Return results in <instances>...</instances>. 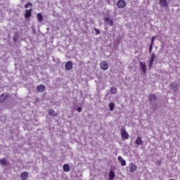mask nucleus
Returning a JSON list of instances; mask_svg holds the SVG:
<instances>
[{
    "label": "nucleus",
    "mask_w": 180,
    "mask_h": 180,
    "mask_svg": "<svg viewBox=\"0 0 180 180\" xmlns=\"http://www.w3.org/2000/svg\"><path fill=\"white\" fill-rule=\"evenodd\" d=\"M117 6L121 9L126 6V1L124 0H119L117 3Z\"/></svg>",
    "instance_id": "nucleus-4"
},
{
    "label": "nucleus",
    "mask_w": 180,
    "mask_h": 180,
    "mask_svg": "<svg viewBox=\"0 0 180 180\" xmlns=\"http://www.w3.org/2000/svg\"><path fill=\"white\" fill-rule=\"evenodd\" d=\"M95 32H96V34H99V33H101V31H99V30L94 28Z\"/></svg>",
    "instance_id": "nucleus-27"
},
{
    "label": "nucleus",
    "mask_w": 180,
    "mask_h": 180,
    "mask_svg": "<svg viewBox=\"0 0 180 180\" xmlns=\"http://www.w3.org/2000/svg\"><path fill=\"white\" fill-rule=\"evenodd\" d=\"M171 88L172 89H173V91H178V85L176 84V82L172 83Z\"/></svg>",
    "instance_id": "nucleus-17"
},
{
    "label": "nucleus",
    "mask_w": 180,
    "mask_h": 180,
    "mask_svg": "<svg viewBox=\"0 0 180 180\" xmlns=\"http://www.w3.org/2000/svg\"><path fill=\"white\" fill-rule=\"evenodd\" d=\"M77 112H82V108L79 107V108H77Z\"/></svg>",
    "instance_id": "nucleus-29"
},
{
    "label": "nucleus",
    "mask_w": 180,
    "mask_h": 180,
    "mask_svg": "<svg viewBox=\"0 0 180 180\" xmlns=\"http://www.w3.org/2000/svg\"><path fill=\"white\" fill-rule=\"evenodd\" d=\"M109 178H110V180L115 179V172H113V170L110 171Z\"/></svg>",
    "instance_id": "nucleus-18"
},
{
    "label": "nucleus",
    "mask_w": 180,
    "mask_h": 180,
    "mask_svg": "<svg viewBox=\"0 0 180 180\" xmlns=\"http://www.w3.org/2000/svg\"><path fill=\"white\" fill-rule=\"evenodd\" d=\"M159 5L162 8H167V6H168V2L167 1V0H160Z\"/></svg>",
    "instance_id": "nucleus-7"
},
{
    "label": "nucleus",
    "mask_w": 180,
    "mask_h": 180,
    "mask_svg": "<svg viewBox=\"0 0 180 180\" xmlns=\"http://www.w3.org/2000/svg\"><path fill=\"white\" fill-rule=\"evenodd\" d=\"M50 116H57V112H54V110H49Z\"/></svg>",
    "instance_id": "nucleus-22"
},
{
    "label": "nucleus",
    "mask_w": 180,
    "mask_h": 180,
    "mask_svg": "<svg viewBox=\"0 0 180 180\" xmlns=\"http://www.w3.org/2000/svg\"><path fill=\"white\" fill-rule=\"evenodd\" d=\"M25 18L27 19L32 16V9L25 11Z\"/></svg>",
    "instance_id": "nucleus-13"
},
{
    "label": "nucleus",
    "mask_w": 180,
    "mask_h": 180,
    "mask_svg": "<svg viewBox=\"0 0 180 180\" xmlns=\"http://www.w3.org/2000/svg\"><path fill=\"white\" fill-rule=\"evenodd\" d=\"M121 136L123 140H127L129 139V133H127L124 127L121 128Z\"/></svg>",
    "instance_id": "nucleus-2"
},
{
    "label": "nucleus",
    "mask_w": 180,
    "mask_h": 180,
    "mask_svg": "<svg viewBox=\"0 0 180 180\" xmlns=\"http://www.w3.org/2000/svg\"><path fill=\"white\" fill-rule=\"evenodd\" d=\"M5 99H6V95L1 94L0 96V102H4V101H5Z\"/></svg>",
    "instance_id": "nucleus-23"
},
{
    "label": "nucleus",
    "mask_w": 180,
    "mask_h": 180,
    "mask_svg": "<svg viewBox=\"0 0 180 180\" xmlns=\"http://www.w3.org/2000/svg\"><path fill=\"white\" fill-rule=\"evenodd\" d=\"M63 171H65V172H70V165L68 164L63 165Z\"/></svg>",
    "instance_id": "nucleus-15"
},
{
    "label": "nucleus",
    "mask_w": 180,
    "mask_h": 180,
    "mask_svg": "<svg viewBox=\"0 0 180 180\" xmlns=\"http://www.w3.org/2000/svg\"><path fill=\"white\" fill-rule=\"evenodd\" d=\"M109 108H110V112H113V109H115V103H110Z\"/></svg>",
    "instance_id": "nucleus-21"
},
{
    "label": "nucleus",
    "mask_w": 180,
    "mask_h": 180,
    "mask_svg": "<svg viewBox=\"0 0 180 180\" xmlns=\"http://www.w3.org/2000/svg\"><path fill=\"white\" fill-rule=\"evenodd\" d=\"M118 161L121 162L122 167H126V160H124L122 156H118Z\"/></svg>",
    "instance_id": "nucleus-12"
},
{
    "label": "nucleus",
    "mask_w": 180,
    "mask_h": 180,
    "mask_svg": "<svg viewBox=\"0 0 180 180\" xmlns=\"http://www.w3.org/2000/svg\"><path fill=\"white\" fill-rule=\"evenodd\" d=\"M154 60H155V53H153L150 57V59L149 60V68H151V67H153V64L154 63Z\"/></svg>",
    "instance_id": "nucleus-6"
},
{
    "label": "nucleus",
    "mask_w": 180,
    "mask_h": 180,
    "mask_svg": "<svg viewBox=\"0 0 180 180\" xmlns=\"http://www.w3.org/2000/svg\"><path fill=\"white\" fill-rule=\"evenodd\" d=\"M151 51H153V44H150L149 46V53H151Z\"/></svg>",
    "instance_id": "nucleus-25"
},
{
    "label": "nucleus",
    "mask_w": 180,
    "mask_h": 180,
    "mask_svg": "<svg viewBox=\"0 0 180 180\" xmlns=\"http://www.w3.org/2000/svg\"><path fill=\"white\" fill-rule=\"evenodd\" d=\"M104 21L107 25H109L110 26H113V20L112 18L105 17Z\"/></svg>",
    "instance_id": "nucleus-5"
},
{
    "label": "nucleus",
    "mask_w": 180,
    "mask_h": 180,
    "mask_svg": "<svg viewBox=\"0 0 180 180\" xmlns=\"http://www.w3.org/2000/svg\"><path fill=\"white\" fill-rule=\"evenodd\" d=\"M154 39H155V37H152L151 44H152V46L154 44Z\"/></svg>",
    "instance_id": "nucleus-28"
},
{
    "label": "nucleus",
    "mask_w": 180,
    "mask_h": 180,
    "mask_svg": "<svg viewBox=\"0 0 180 180\" xmlns=\"http://www.w3.org/2000/svg\"><path fill=\"white\" fill-rule=\"evenodd\" d=\"M16 40H17L16 37H13V41H16Z\"/></svg>",
    "instance_id": "nucleus-30"
},
{
    "label": "nucleus",
    "mask_w": 180,
    "mask_h": 180,
    "mask_svg": "<svg viewBox=\"0 0 180 180\" xmlns=\"http://www.w3.org/2000/svg\"><path fill=\"white\" fill-rule=\"evenodd\" d=\"M37 19L39 20V22H41V20H43V15H41V13H39L37 15Z\"/></svg>",
    "instance_id": "nucleus-20"
},
{
    "label": "nucleus",
    "mask_w": 180,
    "mask_h": 180,
    "mask_svg": "<svg viewBox=\"0 0 180 180\" xmlns=\"http://www.w3.org/2000/svg\"><path fill=\"white\" fill-rule=\"evenodd\" d=\"M45 90L46 86L43 84H39L37 86V91H38V92H44Z\"/></svg>",
    "instance_id": "nucleus-9"
},
{
    "label": "nucleus",
    "mask_w": 180,
    "mask_h": 180,
    "mask_svg": "<svg viewBox=\"0 0 180 180\" xmlns=\"http://www.w3.org/2000/svg\"><path fill=\"white\" fill-rule=\"evenodd\" d=\"M65 69L68 71L72 70V62L68 61L65 63Z\"/></svg>",
    "instance_id": "nucleus-8"
},
{
    "label": "nucleus",
    "mask_w": 180,
    "mask_h": 180,
    "mask_svg": "<svg viewBox=\"0 0 180 180\" xmlns=\"http://www.w3.org/2000/svg\"><path fill=\"white\" fill-rule=\"evenodd\" d=\"M29 6H32V4L27 3V4H25V8L27 9V8H29Z\"/></svg>",
    "instance_id": "nucleus-26"
},
{
    "label": "nucleus",
    "mask_w": 180,
    "mask_h": 180,
    "mask_svg": "<svg viewBox=\"0 0 180 180\" xmlns=\"http://www.w3.org/2000/svg\"><path fill=\"white\" fill-rule=\"evenodd\" d=\"M0 162L2 165H6L8 164V160L5 158L1 159Z\"/></svg>",
    "instance_id": "nucleus-19"
},
{
    "label": "nucleus",
    "mask_w": 180,
    "mask_h": 180,
    "mask_svg": "<svg viewBox=\"0 0 180 180\" xmlns=\"http://www.w3.org/2000/svg\"><path fill=\"white\" fill-rule=\"evenodd\" d=\"M110 93L111 94H117V89L115 87H112L110 89Z\"/></svg>",
    "instance_id": "nucleus-24"
},
{
    "label": "nucleus",
    "mask_w": 180,
    "mask_h": 180,
    "mask_svg": "<svg viewBox=\"0 0 180 180\" xmlns=\"http://www.w3.org/2000/svg\"><path fill=\"white\" fill-rule=\"evenodd\" d=\"M27 176H28V174H27V172H22V173L21 174V175H20V178H21V179H22V180H26V179H27Z\"/></svg>",
    "instance_id": "nucleus-16"
},
{
    "label": "nucleus",
    "mask_w": 180,
    "mask_h": 180,
    "mask_svg": "<svg viewBox=\"0 0 180 180\" xmlns=\"http://www.w3.org/2000/svg\"><path fill=\"white\" fill-rule=\"evenodd\" d=\"M155 94H151L149 96V101L152 105V108L153 109V110H157V105L155 104Z\"/></svg>",
    "instance_id": "nucleus-1"
},
{
    "label": "nucleus",
    "mask_w": 180,
    "mask_h": 180,
    "mask_svg": "<svg viewBox=\"0 0 180 180\" xmlns=\"http://www.w3.org/2000/svg\"><path fill=\"white\" fill-rule=\"evenodd\" d=\"M137 169V166L133 163L129 164L130 172H134Z\"/></svg>",
    "instance_id": "nucleus-10"
},
{
    "label": "nucleus",
    "mask_w": 180,
    "mask_h": 180,
    "mask_svg": "<svg viewBox=\"0 0 180 180\" xmlns=\"http://www.w3.org/2000/svg\"><path fill=\"white\" fill-rule=\"evenodd\" d=\"M135 143L137 146H141V144H143V141L141 140V137H137L136 141H135Z\"/></svg>",
    "instance_id": "nucleus-14"
},
{
    "label": "nucleus",
    "mask_w": 180,
    "mask_h": 180,
    "mask_svg": "<svg viewBox=\"0 0 180 180\" xmlns=\"http://www.w3.org/2000/svg\"><path fill=\"white\" fill-rule=\"evenodd\" d=\"M141 68L144 74H146V72L147 70V66L146 65V63L141 62L140 63Z\"/></svg>",
    "instance_id": "nucleus-11"
},
{
    "label": "nucleus",
    "mask_w": 180,
    "mask_h": 180,
    "mask_svg": "<svg viewBox=\"0 0 180 180\" xmlns=\"http://www.w3.org/2000/svg\"><path fill=\"white\" fill-rule=\"evenodd\" d=\"M100 68H101V70L103 71H107V70L109 68V64L106 61H102L100 63Z\"/></svg>",
    "instance_id": "nucleus-3"
}]
</instances>
